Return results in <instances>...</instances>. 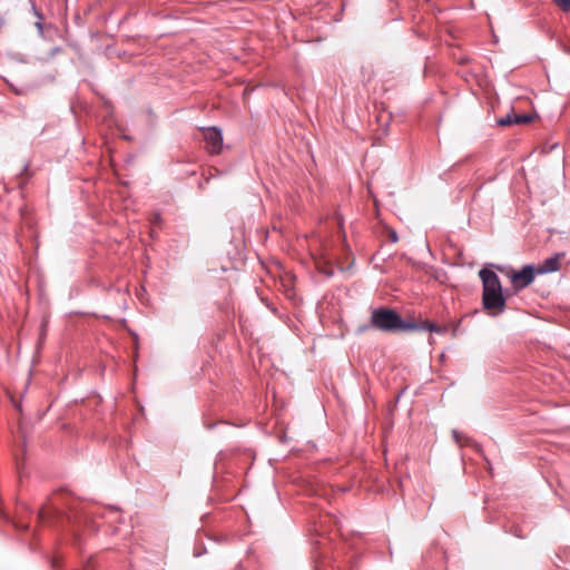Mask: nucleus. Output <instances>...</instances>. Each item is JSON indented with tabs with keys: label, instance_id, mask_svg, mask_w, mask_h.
<instances>
[{
	"label": "nucleus",
	"instance_id": "f257e3e1",
	"mask_svg": "<svg viewBox=\"0 0 570 570\" xmlns=\"http://www.w3.org/2000/svg\"><path fill=\"white\" fill-rule=\"evenodd\" d=\"M482 282V306L490 315L497 316L505 311L507 298L503 295L502 284L493 271L482 268L479 272Z\"/></svg>",
	"mask_w": 570,
	"mask_h": 570
},
{
	"label": "nucleus",
	"instance_id": "f03ea898",
	"mask_svg": "<svg viewBox=\"0 0 570 570\" xmlns=\"http://www.w3.org/2000/svg\"><path fill=\"white\" fill-rule=\"evenodd\" d=\"M401 316L391 308H377L372 312L371 326L383 332H397Z\"/></svg>",
	"mask_w": 570,
	"mask_h": 570
},
{
	"label": "nucleus",
	"instance_id": "7ed1b4c3",
	"mask_svg": "<svg viewBox=\"0 0 570 570\" xmlns=\"http://www.w3.org/2000/svg\"><path fill=\"white\" fill-rule=\"evenodd\" d=\"M534 267L532 265H524L520 271L511 272L509 278L513 288L519 292L529 286L534 279Z\"/></svg>",
	"mask_w": 570,
	"mask_h": 570
},
{
	"label": "nucleus",
	"instance_id": "20e7f679",
	"mask_svg": "<svg viewBox=\"0 0 570 570\" xmlns=\"http://www.w3.org/2000/svg\"><path fill=\"white\" fill-rule=\"evenodd\" d=\"M204 139L206 149L213 154L218 155L223 149V135L222 130L217 127H210L204 130Z\"/></svg>",
	"mask_w": 570,
	"mask_h": 570
},
{
	"label": "nucleus",
	"instance_id": "39448f33",
	"mask_svg": "<svg viewBox=\"0 0 570 570\" xmlns=\"http://www.w3.org/2000/svg\"><path fill=\"white\" fill-rule=\"evenodd\" d=\"M563 256V254H557L553 257H549L544 259V262L537 269L538 274H547L557 272L560 267L559 259Z\"/></svg>",
	"mask_w": 570,
	"mask_h": 570
},
{
	"label": "nucleus",
	"instance_id": "423d86ee",
	"mask_svg": "<svg viewBox=\"0 0 570 570\" xmlns=\"http://www.w3.org/2000/svg\"><path fill=\"white\" fill-rule=\"evenodd\" d=\"M421 330L422 331H429L432 333L443 334L448 331L446 326H440L433 322L424 321L421 323Z\"/></svg>",
	"mask_w": 570,
	"mask_h": 570
},
{
	"label": "nucleus",
	"instance_id": "0eeeda50",
	"mask_svg": "<svg viewBox=\"0 0 570 570\" xmlns=\"http://www.w3.org/2000/svg\"><path fill=\"white\" fill-rule=\"evenodd\" d=\"M30 6H31V11L32 13L37 17L38 21L35 23L38 32L40 35L43 33V24H42V20H43V14L40 12V10L37 8L36 3L33 0H30Z\"/></svg>",
	"mask_w": 570,
	"mask_h": 570
},
{
	"label": "nucleus",
	"instance_id": "6e6552de",
	"mask_svg": "<svg viewBox=\"0 0 570 570\" xmlns=\"http://www.w3.org/2000/svg\"><path fill=\"white\" fill-rule=\"evenodd\" d=\"M421 330V324L414 322H406L401 318V324L397 326V332Z\"/></svg>",
	"mask_w": 570,
	"mask_h": 570
},
{
	"label": "nucleus",
	"instance_id": "1a4fd4ad",
	"mask_svg": "<svg viewBox=\"0 0 570 570\" xmlns=\"http://www.w3.org/2000/svg\"><path fill=\"white\" fill-rule=\"evenodd\" d=\"M498 124H499L500 126H510V125L515 124L514 115H513V114H512V115H511V114H508L507 116H504V117L500 118V119L498 120Z\"/></svg>",
	"mask_w": 570,
	"mask_h": 570
},
{
	"label": "nucleus",
	"instance_id": "9d476101",
	"mask_svg": "<svg viewBox=\"0 0 570 570\" xmlns=\"http://www.w3.org/2000/svg\"><path fill=\"white\" fill-rule=\"evenodd\" d=\"M564 12L570 11V0H552Z\"/></svg>",
	"mask_w": 570,
	"mask_h": 570
},
{
	"label": "nucleus",
	"instance_id": "9b49d317",
	"mask_svg": "<svg viewBox=\"0 0 570 570\" xmlns=\"http://www.w3.org/2000/svg\"><path fill=\"white\" fill-rule=\"evenodd\" d=\"M515 124H529L532 121V116L529 115H514Z\"/></svg>",
	"mask_w": 570,
	"mask_h": 570
},
{
	"label": "nucleus",
	"instance_id": "f8f14e48",
	"mask_svg": "<svg viewBox=\"0 0 570 570\" xmlns=\"http://www.w3.org/2000/svg\"><path fill=\"white\" fill-rule=\"evenodd\" d=\"M452 435H453V439L454 441L459 444V445H462L463 443V439L466 440L459 431L456 430H453L452 431Z\"/></svg>",
	"mask_w": 570,
	"mask_h": 570
},
{
	"label": "nucleus",
	"instance_id": "ddd939ff",
	"mask_svg": "<svg viewBox=\"0 0 570 570\" xmlns=\"http://www.w3.org/2000/svg\"><path fill=\"white\" fill-rule=\"evenodd\" d=\"M389 238L392 243H396L399 240L397 234L395 230H391L389 234Z\"/></svg>",
	"mask_w": 570,
	"mask_h": 570
},
{
	"label": "nucleus",
	"instance_id": "4468645a",
	"mask_svg": "<svg viewBox=\"0 0 570 570\" xmlns=\"http://www.w3.org/2000/svg\"><path fill=\"white\" fill-rule=\"evenodd\" d=\"M39 517H40V518H42V519H45V514H43V512H40Z\"/></svg>",
	"mask_w": 570,
	"mask_h": 570
},
{
	"label": "nucleus",
	"instance_id": "2eb2a0df",
	"mask_svg": "<svg viewBox=\"0 0 570 570\" xmlns=\"http://www.w3.org/2000/svg\"><path fill=\"white\" fill-rule=\"evenodd\" d=\"M159 219H160L159 215H156L155 220H159Z\"/></svg>",
	"mask_w": 570,
	"mask_h": 570
}]
</instances>
